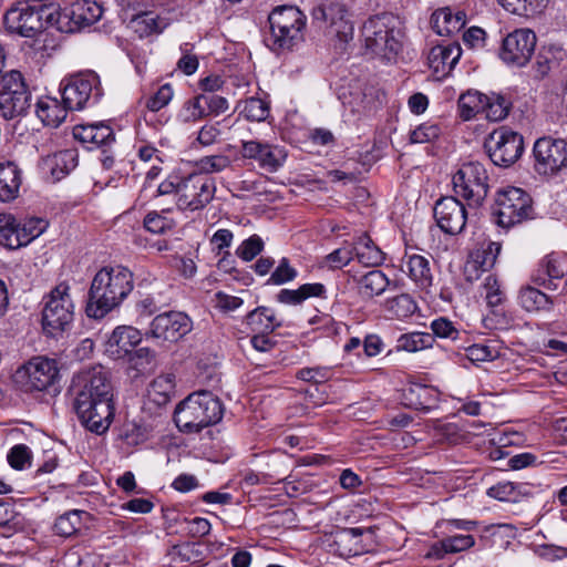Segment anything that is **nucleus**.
<instances>
[{
  "instance_id": "f257e3e1",
  "label": "nucleus",
  "mask_w": 567,
  "mask_h": 567,
  "mask_svg": "<svg viewBox=\"0 0 567 567\" xmlns=\"http://www.w3.org/2000/svg\"><path fill=\"white\" fill-rule=\"evenodd\" d=\"M73 409L81 424L96 434L106 432L114 419L112 384L102 367L80 372L73 378Z\"/></svg>"
},
{
  "instance_id": "f03ea898",
  "label": "nucleus",
  "mask_w": 567,
  "mask_h": 567,
  "mask_svg": "<svg viewBox=\"0 0 567 567\" xmlns=\"http://www.w3.org/2000/svg\"><path fill=\"white\" fill-rule=\"evenodd\" d=\"M134 288L133 274L126 267L105 266L92 279L86 313L100 319L118 307Z\"/></svg>"
},
{
  "instance_id": "7ed1b4c3",
  "label": "nucleus",
  "mask_w": 567,
  "mask_h": 567,
  "mask_svg": "<svg viewBox=\"0 0 567 567\" xmlns=\"http://www.w3.org/2000/svg\"><path fill=\"white\" fill-rule=\"evenodd\" d=\"M3 22L10 33L34 38L59 22V4L42 0L19 2L6 12Z\"/></svg>"
},
{
  "instance_id": "20e7f679",
  "label": "nucleus",
  "mask_w": 567,
  "mask_h": 567,
  "mask_svg": "<svg viewBox=\"0 0 567 567\" xmlns=\"http://www.w3.org/2000/svg\"><path fill=\"white\" fill-rule=\"evenodd\" d=\"M223 404L209 391H197L182 401L174 414V421L182 432L195 433L218 423L223 417Z\"/></svg>"
},
{
  "instance_id": "39448f33",
  "label": "nucleus",
  "mask_w": 567,
  "mask_h": 567,
  "mask_svg": "<svg viewBox=\"0 0 567 567\" xmlns=\"http://www.w3.org/2000/svg\"><path fill=\"white\" fill-rule=\"evenodd\" d=\"M365 49L385 61H392L402 49L403 33L398 17L381 13L369 18L362 27Z\"/></svg>"
},
{
  "instance_id": "423d86ee",
  "label": "nucleus",
  "mask_w": 567,
  "mask_h": 567,
  "mask_svg": "<svg viewBox=\"0 0 567 567\" xmlns=\"http://www.w3.org/2000/svg\"><path fill=\"white\" fill-rule=\"evenodd\" d=\"M268 21L272 50H289L302 40L306 17L297 7H278L269 14Z\"/></svg>"
},
{
  "instance_id": "0eeeda50",
  "label": "nucleus",
  "mask_w": 567,
  "mask_h": 567,
  "mask_svg": "<svg viewBox=\"0 0 567 567\" xmlns=\"http://www.w3.org/2000/svg\"><path fill=\"white\" fill-rule=\"evenodd\" d=\"M70 286L60 282L50 292L42 311V326L47 334L55 337L65 331L74 317V303Z\"/></svg>"
},
{
  "instance_id": "6e6552de",
  "label": "nucleus",
  "mask_w": 567,
  "mask_h": 567,
  "mask_svg": "<svg viewBox=\"0 0 567 567\" xmlns=\"http://www.w3.org/2000/svg\"><path fill=\"white\" fill-rule=\"evenodd\" d=\"M62 100L71 111H80L99 101L102 89L99 75L93 71L81 72L62 80Z\"/></svg>"
},
{
  "instance_id": "1a4fd4ad",
  "label": "nucleus",
  "mask_w": 567,
  "mask_h": 567,
  "mask_svg": "<svg viewBox=\"0 0 567 567\" xmlns=\"http://www.w3.org/2000/svg\"><path fill=\"white\" fill-rule=\"evenodd\" d=\"M142 341V333L132 326L116 327L105 342L104 351L113 360L127 358L133 367L141 360L150 362L152 354L147 348L134 350Z\"/></svg>"
},
{
  "instance_id": "9d476101",
  "label": "nucleus",
  "mask_w": 567,
  "mask_h": 567,
  "mask_svg": "<svg viewBox=\"0 0 567 567\" xmlns=\"http://www.w3.org/2000/svg\"><path fill=\"white\" fill-rule=\"evenodd\" d=\"M453 188L456 195L481 205L488 193V175L480 162L464 163L453 176Z\"/></svg>"
},
{
  "instance_id": "9b49d317",
  "label": "nucleus",
  "mask_w": 567,
  "mask_h": 567,
  "mask_svg": "<svg viewBox=\"0 0 567 567\" xmlns=\"http://www.w3.org/2000/svg\"><path fill=\"white\" fill-rule=\"evenodd\" d=\"M496 223L509 228L527 219L532 214L530 196L517 187H508L498 192L494 212Z\"/></svg>"
},
{
  "instance_id": "f8f14e48",
  "label": "nucleus",
  "mask_w": 567,
  "mask_h": 567,
  "mask_svg": "<svg viewBox=\"0 0 567 567\" xmlns=\"http://www.w3.org/2000/svg\"><path fill=\"white\" fill-rule=\"evenodd\" d=\"M312 19L324 28L329 35L337 39L340 45L353 39L354 27L344 4L339 2L321 3L312 9Z\"/></svg>"
},
{
  "instance_id": "ddd939ff",
  "label": "nucleus",
  "mask_w": 567,
  "mask_h": 567,
  "mask_svg": "<svg viewBox=\"0 0 567 567\" xmlns=\"http://www.w3.org/2000/svg\"><path fill=\"white\" fill-rule=\"evenodd\" d=\"M485 148L495 165L508 167L520 157L524 151L523 136L502 126L489 134Z\"/></svg>"
},
{
  "instance_id": "4468645a",
  "label": "nucleus",
  "mask_w": 567,
  "mask_h": 567,
  "mask_svg": "<svg viewBox=\"0 0 567 567\" xmlns=\"http://www.w3.org/2000/svg\"><path fill=\"white\" fill-rule=\"evenodd\" d=\"M534 167L540 175H554L567 167V141L545 136L533 147Z\"/></svg>"
},
{
  "instance_id": "2eb2a0df",
  "label": "nucleus",
  "mask_w": 567,
  "mask_h": 567,
  "mask_svg": "<svg viewBox=\"0 0 567 567\" xmlns=\"http://www.w3.org/2000/svg\"><path fill=\"white\" fill-rule=\"evenodd\" d=\"M536 43L537 37L533 30L516 29L503 39L499 59L511 66H525L534 54Z\"/></svg>"
},
{
  "instance_id": "dca6fc26",
  "label": "nucleus",
  "mask_w": 567,
  "mask_h": 567,
  "mask_svg": "<svg viewBox=\"0 0 567 567\" xmlns=\"http://www.w3.org/2000/svg\"><path fill=\"white\" fill-rule=\"evenodd\" d=\"M216 187L212 178L190 174L182 179L176 206L181 210H197L205 207L214 197Z\"/></svg>"
},
{
  "instance_id": "f3484780",
  "label": "nucleus",
  "mask_w": 567,
  "mask_h": 567,
  "mask_svg": "<svg viewBox=\"0 0 567 567\" xmlns=\"http://www.w3.org/2000/svg\"><path fill=\"white\" fill-rule=\"evenodd\" d=\"M102 7L93 0H76L63 11L59 8L55 28L62 32H75L89 27L102 17Z\"/></svg>"
},
{
  "instance_id": "a211bd4d",
  "label": "nucleus",
  "mask_w": 567,
  "mask_h": 567,
  "mask_svg": "<svg viewBox=\"0 0 567 567\" xmlns=\"http://www.w3.org/2000/svg\"><path fill=\"white\" fill-rule=\"evenodd\" d=\"M193 329L192 319L181 311L157 315L151 322L148 334L161 341L176 342Z\"/></svg>"
},
{
  "instance_id": "6ab92c4d",
  "label": "nucleus",
  "mask_w": 567,
  "mask_h": 567,
  "mask_svg": "<svg viewBox=\"0 0 567 567\" xmlns=\"http://www.w3.org/2000/svg\"><path fill=\"white\" fill-rule=\"evenodd\" d=\"M30 390L43 391L50 386L59 374L54 360L37 357L17 372Z\"/></svg>"
},
{
  "instance_id": "aec40b11",
  "label": "nucleus",
  "mask_w": 567,
  "mask_h": 567,
  "mask_svg": "<svg viewBox=\"0 0 567 567\" xmlns=\"http://www.w3.org/2000/svg\"><path fill=\"white\" fill-rule=\"evenodd\" d=\"M433 212L437 226L446 234H460L466 225V209L455 197L449 196L439 199Z\"/></svg>"
},
{
  "instance_id": "412c9836",
  "label": "nucleus",
  "mask_w": 567,
  "mask_h": 567,
  "mask_svg": "<svg viewBox=\"0 0 567 567\" xmlns=\"http://www.w3.org/2000/svg\"><path fill=\"white\" fill-rule=\"evenodd\" d=\"M502 250L499 243L492 240L482 241L468 256L464 265V276L470 282L476 281L481 276L491 270Z\"/></svg>"
},
{
  "instance_id": "4be33fe9",
  "label": "nucleus",
  "mask_w": 567,
  "mask_h": 567,
  "mask_svg": "<svg viewBox=\"0 0 567 567\" xmlns=\"http://www.w3.org/2000/svg\"><path fill=\"white\" fill-rule=\"evenodd\" d=\"M241 154L245 158L257 161L259 166L269 173L277 172L287 158L284 147L259 141H244Z\"/></svg>"
},
{
  "instance_id": "5701e85b",
  "label": "nucleus",
  "mask_w": 567,
  "mask_h": 567,
  "mask_svg": "<svg viewBox=\"0 0 567 567\" xmlns=\"http://www.w3.org/2000/svg\"><path fill=\"white\" fill-rule=\"evenodd\" d=\"M78 165L75 150H63L49 154L41 159L40 168L43 175L55 183L69 175Z\"/></svg>"
},
{
  "instance_id": "b1692460",
  "label": "nucleus",
  "mask_w": 567,
  "mask_h": 567,
  "mask_svg": "<svg viewBox=\"0 0 567 567\" xmlns=\"http://www.w3.org/2000/svg\"><path fill=\"white\" fill-rule=\"evenodd\" d=\"M461 55L462 49L457 43L439 44L429 52V66L437 78H444L451 73Z\"/></svg>"
},
{
  "instance_id": "393cba45",
  "label": "nucleus",
  "mask_w": 567,
  "mask_h": 567,
  "mask_svg": "<svg viewBox=\"0 0 567 567\" xmlns=\"http://www.w3.org/2000/svg\"><path fill=\"white\" fill-rule=\"evenodd\" d=\"M403 270L419 289L425 292L430 291L434 275L431 261L427 257L419 254L405 255L403 259Z\"/></svg>"
},
{
  "instance_id": "a878e982",
  "label": "nucleus",
  "mask_w": 567,
  "mask_h": 567,
  "mask_svg": "<svg viewBox=\"0 0 567 567\" xmlns=\"http://www.w3.org/2000/svg\"><path fill=\"white\" fill-rule=\"evenodd\" d=\"M73 136L90 150L109 146L115 140L113 130L104 123L76 125Z\"/></svg>"
},
{
  "instance_id": "bb28decb",
  "label": "nucleus",
  "mask_w": 567,
  "mask_h": 567,
  "mask_svg": "<svg viewBox=\"0 0 567 567\" xmlns=\"http://www.w3.org/2000/svg\"><path fill=\"white\" fill-rule=\"evenodd\" d=\"M567 275V257L559 254H550L546 256L540 265L535 281L548 289H557V280L563 279Z\"/></svg>"
},
{
  "instance_id": "cd10ccee",
  "label": "nucleus",
  "mask_w": 567,
  "mask_h": 567,
  "mask_svg": "<svg viewBox=\"0 0 567 567\" xmlns=\"http://www.w3.org/2000/svg\"><path fill=\"white\" fill-rule=\"evenodd\" d=\"M466 23V14L461 11H452L450 8H441L433 12L431 24L436 34L452 35L461 31Z\"/></svg>"
},
{
  "instance_id": "c85d7f7f",
  "label": "nucleus",
  "mask_w": 567,
  "mask_h": 567,
  "mask_svg": "<svg viewBox=\"0 0 567 567\" xmlns=\"http://www.w3.org/2000/svg\"><path fill=\"white\" fill-rule=\"evenodd\" d=\"M343 105L359 116L368 115L377 109V100L372 87L355 85L352 90L340 94Z\"/></svg>"
},
{
  "instance_id": "c756f323",
  "label": "nucleus",
  "mask_w": 567,
  "mask_h": 567,
  "mask_svg": "<svg viewBox=\"0 0 567 567\" xmlns=\"http://www.w3.org/2000/svg\"><path fill=\"white\" fill-rule=\"evenodd\" d=\"M71 111L68 105L56 97L42 96L37 102V116L41 122L51 127L60 126L66 118L68 112Z\"/></svg>"
},
{
  "instance_id": "7c9ffc66",
  "label": "nucleus",
  "mask_w": 567,
  "mask_h": 567,
  "mask_svg": "<svg viewBox=\"0 0 567 567\" xmlns=\"http://www.w3.org/2000/svg\"><path fill=\"white\" fill-rule=\"evenodd\" d=\"M21 186V172L11 162L0 164V200L11 202L19 195Z\"/></svg>"
},
{
  "instance_id": "2f4dec72",
  "label": "nucleus",
  "mask_w": 567,
  "mask_h": 567,
  "mask_svg": "<svg viewBox=\"0 0 567 567\" xmlns=\"http://www.w3.org/2000/svg\"><path fill=\"white\" fill-rule=\"evenodd\" d=\"M358 291L363 298H374L391 289V280L378 269H373L361 276L358 280Z\"/></svg>"
},
{
  "instance_id": "473e14b6",
  "label": "nucleus",
  "mask_w": 567,
  "mask_h": 567,
  "mask_svg": "<svg viewBox=\"0 0 567 567\" xmlns=\"http://www.w3.org/2000/svg\"><path fill=\"white\" fill-rule=\"evenodd\" d=\"M175 394V375L164 373L156 377L147 388V398L158 406L167 404Z\"/></svg>"
},
{
  "instance_id": "72a5a7b5",
  "label": "nucleus",
  "mask_w": 567,
  "mask_h": 567,
  "mask_svg": "<svg viewBox=\"0 0 567 567\" xmlns=\"http://www.w3.org/2000/svg\"><path fill=\"white\" fill-rule=\"evenodd\" d=\"M565 56L566 52L561 47L551 44L542 48L534 64L536 75L545 78L550 71L559 66Z\"/></svg>"
},
{
  "instance_id": "f704fd0d",
  "label": "nucleus",
  "mask_w": 567,
  "mask_h": 567,
  "mask_svg": "<svg viewBox=\"0 0 567 567\" xmlns=\"http://www.w3.org/2000/svg\"><path fill=\"white\" fill-rule=\"evenodd\" d=\"M352 249L358 261L364 266L375 267L381 265L384 260L382 250L367 235L360 236Z\"/></svg>"
},
{
  "instance_id": "c9c22d12",
  "label": "nucleus",
  "mask_w": 567,
  "mask_h": 567,
  "mask_svg": "<svg viewBox=\"0 0 567 567\" xmlns=\"http://www.w3.org/2000/svg\"><path fill=\"white\" fill-rule=\"evenodd\" d=\"M165 22L154 12H141L132 17L127 23V28L136 33L140 38L148 37L153 33L161 32L165 28Z\"/></svg>"
},
{
  "instance_id": "e433bc0d",
  "label": "nucleus",
  "mask_w": 567,
  "mask_h": 567,
  "mask_svg": "<svg viewBox=\"0 0 567 567\" xmlns=\"http://www.w3.org/2000/svg\"><path fill=\"white\" fill-rule=\"evenodd\" d=\"M326 288L322 284H305L298 289H281L277 295V300L285 305H300L310 297H322Z\"/></svg>"
},
{
  "instance_id": "4c0bfd02",
  "label": "nucleus",
  "mask_w": 567,
  "mask_h": 567,
  "mask_svg": "<svg viewBox=\"0 0 567 567\" xmlns=\"http://www.w3.org/2000/svg\"><path fill=\"white\" fill-rule=\"evenodd\" d=\"M497 2L504 10L512 14L523 18H534L545 10L548 0H497Z\"/></svg>"
},
{
  "instance_id": "58836bf2",
  "label": "nucleus",
  "mask_w": 567,
  "mask_h": 567,
  "mask_svg": "<svg viewBox=\"0 0 567 567\" xmlns=\"http://www.w3.org/2000/svg\"><path fill=\"white\" fill-rule=\"evenodd\" d=\"M205 94H198L187 99L176 114V121L179 124H194L208 116V112L203 104Z\"/></svg>"
},
{
  "instance_id": "ea45409f",
  "label": "nucleus",
  "mask_w": 567,
  "mask_h": 567,
  "mask_svg": "<svg viewBox=\"0 0 567 567\" xmlns=\"http://www.w3.org/2000/svg\"><path fill=\"white\" fill-rule=\"evenodd\" d=\"M30 93L10 94L0 92V111L3 117L13 118L22 115L30 106Z\"/></svg>"
},
{
  "instance_id": "a19ab883",
  "label": "nucleus",
  "mask_w": 567,
  "mask_h": 567,
  "mask_svg": "<svg viewBox=\"0 0 567 567\" xmlns=\"http://www.w3.org/2000/svg\"><path fill=\"white\" fill-rule=\"evenodd\" d=\"M247 323L254 331L272 332L281 326L274 310L267 307H258L247 316Z\"/></svg>"
},
{
  "instance_id": "79ce46f5",
  "label": "nucleus",
  "mask_w": 567,
  "mask_h": 567,
  "mask_svg": "<svg viewBox=\"0 0 567 567\" xmlns=\"http://www.w3.org/2000/svg\"><path fill=\"white\" fill-rule=\"evenodd\" d=\"M435 339L432 333L414 331L404 333L396 341V350L405 352H419L432 348Z\"/></svg>"
},
{
  "instance_id": "37998d69",
  "label": "nucleus",
  "mask_w": 567,
  "mask_h": 567,
  "mask_svg": "<svg viewBox=\"0 0 567 567\" xmlns=\"http://www.w3.org/2000/svg\"><path fill=\"white\" fill-rule=\"evenodd\" d=\"M486 103V95L475 91L468 90L458 97V111L464 121H470L484 110Z\"/></svg>"
},
{
  "instance_id": "c03bdc74",
  "label": "nucleus",
  "mask_w": 567,
  "mask_h": 567,
  "mask_svg": "<svg viewBox=\"0 0 567 567\" xmlns=\"http://www.w3.org/2000/svg\"><path fill=\"white\" fill-rule=\"evenodd\" d=\"M518 301L528 312L550 310L553 306L549 297L534 287L522 288L518 295Z\"/></svg>"
},
{
  "instance_id": "a18cd8bd",
  "label": "nucleus",
  "mask_w": 567,
  "mask_h": 567,
  "mask_svg": "<svg viewBox=\"0 0 567 567\" xmlns=\"http://www.w3.org/2000/svg\"><path fill=\"white\" fill-rule=\"evenodd\" d=\"M269 112V103L259 97H249L239 104L240 115L251 122L265 121Z\"/></svg>"
},
{
  "instance_id": "49530a36",
  "label": "nucleus",
  "mask_w": 567,
  "mask_h": 567,
  "mask_svg": "<svg viewBox=\"0 0 567 567\" xmlns=\"http://www.w3.org/2000/svg\"><path fill=\"white\" fill-rule=\"evenodd\" d=\"M386 310L398 319L411 317L416 311V302L408 293H401L385 301Z\"/></svg>"
},
{
  "instance_id": "de8ad7c7",
  "label": "nucleus",
  "mask_w": 567,
  "mask_h": 567,
  "mask_svg": "<svg viewBox=\"0 0 567 567\" xmlns=\"http://www.w3.org/2000/svg\"><path fill=\"white\" fill-rule=\"evenodd\" d=\"M509 105V102L502 95H486V103H484L482 114L492 122H498L507 116Z\"/></svg>"
},
{
  "instance_id": "09e8293b",
  "label": "nucleus",
  "mask_w": 567,
  "mask_h": 567,
  "mask_svg": "<svg viewBox=\"0 0 567 567\" xmlns=\"http://www.w3.org/2000/svg\"><path fill=\"white\" fill-rule=\"evenodd\" d=\"M231 164L230 158L227 155L215 154L209 156H203L195 163L197 173L202 176L208 174L220 173L228 168Z\"/></svg>"
},
{
  "instance_id": "8fccbe9b",
  "label": "nucleus",
  "mask_w": 567,
  "mask_h": 567,
  "mask_svg": "<svg viewBox=\"0 0 567 567\" xmlns=\"http://www.w3.org/2000/svg\"><path fill=\"white\" fill-rule=\"evenodd\" d=\"M82 511H70L59 516L54 523V530L58 535L70 537L74 535L81 527Z\"/></svg>"
},
{
  "instance_id": "3c124183",
  "label": "nucleus",
  "mask_w": 567,
  "mask_h": 567,
  "mask_svg": "<svg viewBox=\"0 0 567 567\" xmlns=\"http://www.w3.org/2000/svg\"><path fill=\"white\" fill-rule=\"evenodd\" d=\"M48 227V221L42 218H30L23 224H19L20 239L22 245L25 246L33 239L38 238Z\"/></svg>"
},
{
  "instance_id": "603ef678",
  "label": "nucleus",
  "mask_w": 567,
  "mask_h": 567,
  "mask_svg": "<svg viewBox=\"0 0 567 567\" xmlns=\"http://www.w3.org/2000/svg\"><path fill=\"white\" fill-rule=\"evenodd\" d=\"M487 494L501 502L516 503L519 497L517 486L512 482H502L488 488Z\"/></svg>"
},
{
  "instance_id": "864d4df0",
  "label": "nucleus",
  "mask_w": 567,
  "mask_h": 567,
  "mask_svg": "<svg viewBox=\"0 0 567 567\" xmlns=\"http://www.w3.org/2000/svg\"><path fill=\"white\" fill-rule=\"evenodd\" d=\"M7 460L14 470H24L31 464V451L24 444H17L10 449Z\"/></svg>"
},
{
  "instance_id": "5fc2aeb1",
  "label": "nucleus",
  "mask_w": 567,
  "mask_h": 567,
  "mask_svg": "<svg viewBox=\"0 0 567 567\" xmlns=\"http://www.w3.org/2000/svg\"><path fill=\"white\" fill-rule=\"evenodd\" d=\"M144 227L152 234L162 235L174 227V221L156 212H152L145 216Z\"/></svg>"
},
{
  "instance_id": "6e6d98bb",
  "label": "nucleus",
  "mask_w": 567,
  "mask_h": 567,
  "mask_svg": "<svg viewBox=\"0 0 567 567\" xmlns=\"http://www.w3.org/2000/svg\"><path fill=\"white\" fill-rule=\"evenodd\" d=\"M0 92H8L10 94L30 93L23 81L22 74L18 71H10L2 75L0 80Z\"/></svg>"
},
{
  "instance_id": "4d7b16f0",
  "label": "nucleus",
  "mask_w": 567,
  "mask_h": 567,
  "mask_svg": "<svg viewBox=\"0 0 567 567\" xmlns=\"http://www.w3.org/2000/svg\"><path fill=\"white\" fill-rule=\"evenodd\" d=\"M353 259V249L350 245H344L334 249L326 256L324 262L331 269H340L347 266Z\"/></svg>"
},
{
  "instance_id": "13d9d810",
  "label": "nucleus",
  "mask_w": 567,
  "mask_h": 567,
  "mask_svg": "<svg viewBox=\"0 0 567 567\" xmlns=\"http://www.w3.org/2000/svg\"><path fill=\"white\" fill-rule=\"evenodd\" d=\"M332 374L330 367H313L300 369L297 372V378L306 382L319 384L328 381Z\"/></svg>"
},
{
  "instance_id": "bf43d9fd",
  "label": "nucleus",
  "mask_w": 567,
  "mask_h": 567,
  "mask_svg": "<svg viewBox=\"0 0 567 567\" xmlns=\"http://www.w3.org/2000/svg\"><path fill=\"white\" fill-rule=\"evenodd\" d=\"M466 357L473 363L487 362L495 360L498 351L486 344H473L466 349Z\"/></svg>"
},
{
  "instance_id": "052dcab7",
  "label": "nucleus",
  "mask_w": 567,
  "mask_h": 567,
  "mask_svg": "<svg viewBox=\"0 0 567 567\" xmlns=\"http://www.w3.org/2000/svg\"><path fill=\"white\" fill-rule=\"evenodd\" d=\"M440 127L434 123H423L415 127L410 135L412 143H430L439 137Z\"/></svg>"
},
{
  "instance_id": "680f3d73",
  "label": "nucleus",
  "mask_w": 567,
  "mask_h": 567,
  "mask_svg": "<svg viewBox=\"0 0 567 567\" xmlns=\"http://www.w3.org/2000/svg\"><path fill=\"white\" fill-rule=\"evenodd\" d=\"M298 272L297 270L289 265V261L287 258H282L278 265V267L275 269V271L270 275L268 279V284L271 285H284L289 281H292L297 277Z\"/></svg>"
},
{
  "instance_id": "e2e57ef3",
  "label": "nucleus",
  "mask_w": 567,
  "mask_h": 567,
  "mask_svg": "<svg viewBox=\"0 0 567 567\" xmlns=\"http://www.w3.org/2000/svg\"><path fill=\"white\" fill-rule=\"evenodd\" d=\"M262 239L259 236L254 235L241 243L237 248L236 254L243 260L250 261L262 250Z\"/></svg>"
},
{
  "instance_id": "0e129e2a",
  "label": "nucleus",
  "mask_w": 567,
  "mask_h": 567,
  "mask_svg": "<svg viewBox=\"0 0 567 567\" xmlns=\"http://www.w3.org/2000/svg\"><path fill=\"white\" fill-rule=\"evenodd\" d=\"M182 179L183 178L175 175L168 176L165 181L154 186V188L148 193V199L171 194H175L177 198L179 196V185L182 184Z\"/></svg>"
},
{
  "instance_id": "69168bd1",
  "label": "nucleus",
  "mask_w": 567,
  "mask_h": 567,
  "mask_svg": "<svg viewBox=\"0 0 567 567\" xmlns=\"http://www.w3.org/2000/svg\"><path fill=\"white\" fill-rule=\"evenodd\" d=\"M173 95L174 92L171 84H164L147 100L146 107L152 112H157L171 102Z\"/></svg>"
},
{
  "instance_id": "338daca9",
  "label": "nucleus",
  "mask_w": 567,
  "mask_h": 567,
  "mask_svg": "<svg viewBox=\"0 0 567 567\" xmlns=\"http://www.w3.org/2000/svg\"><path fill=\"white\" fill-rule=\"evenodd\" d=\"M431 329L433 337L447 338L455 340L458 337V330L454 323L446 318H437L431 322Z\"/></svg>"
},
{
  "instance_id": "774afa93",
  "label": "nucleus",
  "mask_w": 567,
  "mask_h": 567,
  "mask_svg": "<svg viewBox=\"0 0 567 567\" xmlns=\"http://www.w3.org/2000/svg\"><path fill=\"white\" fill-rule=\"evenodd\" d=\"M484 289L486 291L485 299L489 307H497L503 302L504 293L494 276L489 275L485 278Z\"/></svg>"
}]
</instances>
